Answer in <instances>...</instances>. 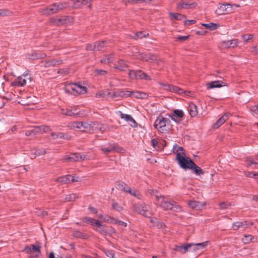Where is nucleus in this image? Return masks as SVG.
<instances>
[{
    "instance_id": "1",
    "label": "nucleus",
    "mask_w": 258,
    "mask_h": 258,
    "mask_svg": "<svg viewBox=\"0 0 258 258\" xmlns=\"http://www.w3.org/2000/svg\"><path fill=\"white\" fill-rule=\"evenodd\" d=\"M173 152L176 155V159L182 168L190 169L192 168V165H195V163L189 158L186 157L185 150L181 147L175 144Z\"/></svg>"
},
{
    "instance_id": "2",
    "label": "nucleus",
    "mask_w": 258,
    "mask_h": 258,
    "mask_svg": "<svg viewBox=\"0 0 258 258\" xmlns=\"http://www.w3.org/2000/svg\"><path fill=\"white\" fill-rule=\"evenodd\" d=\"M155 204L164 210H171L175 212L181 210V207L174 201H169L166 197L162 196L156 195Z\"/></svg>"
},
{
    "instance_id": "3",
    "label": "nucleus",
    "mask_w": 258,
    "mask_h": 258,
    "mask_svg": "<svg viewBox=\"0 0 258 258\" xmlns=\"http://www.w3.org/2000/svg\"><path fill=\"white\" fill-rule=\"evenodd\" d=\"M66 7V4L61 3H54L45 8L40 9L39 12L42 15L47 16L57 13Z\"/></svg>"
},
{
    "instance_id": "4",
    "label": "nucleus",
    "mask_w": 258,
    "mask_h": 258,
    "mask_svg": "<svg viewBox=\"0 0 258 258\" xmlns=\"http://www.w3.org/2000/svg\"><path fill=\"white\" fill-rule=\"evenodd\" d=\"M170 120L169 118L158 116L156 119L154 126L157 131L161 133H166L169 132Z\"/></svg>"
},
{
    "instance_id": "5",
    "label": "nucleus",
    "mask_w": 258,
    "mask_h": 258,
    "mask_svg": "<svg viewBox=\"0 0 258 258\" xmlns=\"http://www.w3.org/2000/svg\"><path fill=\"white\" fill-rule=\"evenodd\" d=\"M125 94L123 91H110L109 90L99 91L96 94V97L99 98H114L118 97H124Z\"/></svg>"
},
{
    "instance_id": "6",
    "label": "nucleus",
    "mask_w": 258,
    "mask_h": 258,
    "mask_svg": "<svg viewBox=\"0 0 258 258\" xmlns=\"http://www.w3.org/2000/svg\"><path fill=\"white\" fill-rule=\"evenodd\" d=\"M134 211L145 217H150L152 211L149 205L146 204H137L133 205Z\"/></svg>"
},
{
    "instance_id": "7",
    "label": "nucleus",
    "mask_w": 258,
    "mask_h": 258,
    "mask_svg": "<svg viewBox=\"0 0 258 258\" xmlns=\"http://www.w3.org/2000/svg\"><path fill=\"white\" fill-rule=\"evenodd\" d=\"M41 246L39 244H33L26 246L23 251L26 253H31L29 258H39L41 253Z\"/></svg>"
},
{
    "instance_id": "8",
    "label": "nucleus",
    "mask_w": 258,
    "mask_h": 258,
    "mask_svg": "<svg viewBox=\"0 0 258 258\" xmlns=\"http://www.w3.org/2000/svg\"><path fill=\"white\" fill-rule=\"evenodd\" d=\"M50 131L51 129L48 126H37L31 130L26 131L25 135L27 136H34L38 133H47Z\"/></svg>"
},
{
    "instance_id": "9",
    "label": "nucleus",
    "mask_w": 258,
    "mask_h": 258,
    "mask_svg": "<svg viewBox=\"0 0 258 258\" xmlns=\"http://www.w3.org/2000/svg\"><path fill=\"white\" fill-rule=\"evenodd\" d=\"M252 225L253 222L251 221H237L233 224L232 227L234 230L240 229L243 231L246 228L250 227Z\"/></svg>"
},
{
    "instance_id": "10",
    "label": "nucleus",
    "mask_w": 258,
    "mask_h": 258,
    "mask_svg": "<svg viewBox=\"0 0 258 258\" xmlns=\"http://www.w3.org/2000/svg\"><path fill=\"white\" fill-rule=\"evenodd\" d=\"M87 155H81L80 153H74L70 156H66L63 158L64 161L74 162L87 159Z\"/></svg>"
},
{
    "instance_id": "11",
    "label": "nucleus",
    "mask_w": 258,
    "mask_h": 258,
    "mask_svg": "<svg viewBox=\"0 0 258 258\" xmlns=\"http://www.w3.org/2000/svg\"><path fill=\"white\" fill-rule=\"evenodd\" d=\"M184 116V113L182 110L175 109L173 113L169 115V116L172 120L176 123H179L182 120Z\"/></svg>"
},
{
    "instance_id": "12",
    "label": "nucleus",
    "mask_w": 258,
    "mask_h": 258,
    "mask_svg": "<svg viewBox=\"0 0 258 258\" xmlns=\"http://www.w3.org/2000/svg\"><path fill=\"white\" fill-rule=\"evenodd\" d=\"M137 58L142 60L148 61L150 62H158L157 57L152 53H139Z\"/></svg>"
},
{
    "instance_id": "13",
    "label": "nucleus",
    "mask_w": 258,
    "mask_h": 258,
    "mask_svg": "<svg viewBox=\"0 0 258 258\" xmlns=\"http://www.w3.org/2000/svg\"><path fill=\"white\" fill-rule=\"evenodd\" d=\"M100 150L105 154L109 153L113 151L122 152L124 150L122 147L117 146L115 144H109L107 147H103Z\"/></svg>"
},
{
    "instance_id": "14",
    "label": "nucleus",
    "mask_w": 258,
    "mask_h": 258,
    "mask_svg": "<svg viewBox=\"0 0 258 258\" xmlns=\"http://www.w3.org/2000/svg\"><path fill=\"white\" fill-rule=\"evenodd\" d=\"M69 22V18L67 16H61L60 18H51L50 23L55 25H61Z\"/></svg>"
},
{
    "instance_id": "15",
    "label": "nucleus",
    "mask_w": 258,
    "mask_h": 258,
    "mask_svg": "<svg viewBox=\"0 0 258 258\" xmlns=\"http://www.w3.org/2000/svg\"><path fill=\"white\" fill-rule=\"evenodd\" d=\"M189 206L192 209L199 211L202 209L205 206V203L196 201H191L188 202Z\"/></svg>"
},
{
    "instance_id": "16",
    "label": "nucleus",
    "mask_w": 258,
    "mask_h": 258,
    "mask_svg": "<svg viewBox=\"0 0 258 258\" xmlns=\"http://www.w3.org/2000/svg\"><path fill=\"white\" fill-rule=\"evenodd\" d=\"M219 14H225L231 13V6L230 4H222L218 7Z\"/></svg>"
},
{
    "instance_id": "17",
    "label": "nucleus",
    "mask_w": 258,
    "mask_h": 258,
    "mask_svg": "<svg viewBox=\"0 0 258 258\" xmlns=\"http://www.w3.org/2000/svg\"><path fill=\"white\" fill-rule=\"evenodd\" d=\"M230 115H231L230 113H229L228 112L225 113L214 124V127L215 128H218L229 118V117Z\"/></svg>"
},
{
    "instance_id": "18",
    "label": "nucleus",
    "mask_w": 258,
    "mask_h": 258,
    "mask_svg": "<svg viewBox=\"0 0 258 258\" xmlns=\"http://www.w3.org/2000/svg\"><path fill=\"white\" fill-rule=\"evenodd\" d=\"M238 40L233 39L231 40L224 41L221 42V45L224 48H234L237 45Z\"/></svg>"
},
{
    "instance_id": "19",
    "label": "nucleus",
    "mask_w": 258,
    "mask_h": 258,
    "mask_svg": "<svg viewBox=\"0 0 258 258\" xmlns=\"http://www.w3.org/2000/svg\"><path fill=\"white\" fill-rule=\"evenodd\" d=\"M208 89H211L215 88H220L226 86L225 83L221 81H215L209 82L206 84Z\"/></svg>"
},
{
    "instance_id": "20",
    "label": "nucleus",
    "mask_w": 258,
    "mask_h": 258,
    "mask_svg": "<svg viewBox=\"0 0 258 258\" xmlns=\"http://www.w3.org/2000/svg\"><path fill=\"white\" fill-rule=\"evenodd\" d=\"M62 63V60L60 59L54 58L50 59L45 62L44 67H56Z\"/></svg>"
},
{
    "instance_id": "21",
    "label": "nucleus",
    "mask_w": 258,
    "mask_h": 258,
    "mask_svg": "<svg viewBox=\"0 0 258 258\" xmlns=\"http://www.w3.org/2000/svg\"><path fill=\"white\" fill-rule=\"evenodd\" d=\"M192 245H193V244L190 243H187L181 245H176L174 250L179 251L182 253H184L191 248Z\"/></svg>"
},
{
    "instance_id": "22",
    "label": "nucleus",
    "mask_w": 258,
    "mask_h": 258,
    "mask_svg": "<svg viewBox=\"0 0 258 258\" xmlns=\"http://www.w3.org/2000/svg\"><path fill=\"white\" fill-rule=\"evenodd\" d=\"M196 4L195 3H189L183 0H182L177 4L178 9H190L195 7Z\"/></svg>"
},
{
    "instance_id": "23",
    "label": "nucleus",
    "mask_w": 258,
    "mask_h": 258,
    "mask_svg": "<svg viewBox=\"0 0 258 258\" xmlns=\"http://www.w3.org/2000/svg\"><path fill=\"white\" fill-rule=\"evenodd\" d=\"M187 109L191 117H194L197 115V107L194 103H190Z\"/></svg>"
},
{
    "instance_id": "24",
    "label": "nucleus",
    "mask_w": 258,
    "mask_h": 258,
    "mask_svg": "<svg viewBox=\"0 0 258 258\" xmlns=\"http://www.w3.org/2000/svg\"><path fill=\"white\" fill-rule=\"evenodd\" d=\"M92 122H82V125L80 126V131L84 132H92Z\"/></svg>"
},
{
    "instance_id": "25",
    "label": "nucleus",
    "mask_w": 258,
    "mask_h": 258,
    "mask_svg": "<svg viewBox=\"0 0 258 258\" xmlns=\"http://www.w3.org/2000/svg\"><path fill=\"white\" fill-rule=\"evenodd\" d=\"M73 86H74V89L75 90V95L82 94H83L87 92L86 87L80 84L75 83V85H74Z\"/></svg>"
},
{
    "instance_id": "26",
    "label": "nucleus",
    "mask_w": 258,
    "mask_h": 258,
    "mask_svg": "<svg viewBox=\"0 0 258 258\" xmlns=\"http://www.w3.org/2000/svg\"><path fill=\"white\" fill-rule=\"evenodd\" d=\"M83 222L89 224L93 226H100V222L90 217H84L83 219Z\"/></svg>"
},
{
    "instance_id": "27",
    "label": "nucleus",
    "mask_w": 258,
    "mask_h": 258,
    "mask_svg": "<svg viewBox=\"0 0 258 258\" xmlns=\"http://www.w3.org/2000/svg\"><path fill=\"white\" fill-rule=\"evenodd\" d=\"M26 84V79L23 77H19L13 82L12 85L15 86L20 87L25 85Z\"/></svg>"
},
{
    "instance_id": "28",
    "label": "nucleus",
    "mask_w": 258,
    "mask_h": 258,
    "mask_svg": "<svg viewBox=\"0 0 258 258\" xmlns=\"http://www.w3.org/2000/svg\"><path fill=\"white\" fill-rule=\"evenodd\" d=\"M51 136L52 137V139H64L69 140L70 139V136L66 135L62 133H55V132H52L51 133Z\"/></svg>"
},
{
    "instance_id": "29",
    "label": "nucleus",
    "mask_w": 258,
    "mask_h": 258,
    "mask_svg": "<svg viewBox=\"0 0 258 258\" xmlns=\"http://www.w3.org/2000/svg\"><path fill=\"white\" fill-rule=\"evenodd\" d=\"M71 176L70 175L59 177L55 179V181L60 182L61 184H68L71 183Z\"/></svg>"
},
{
    "instance_id": "30",
    "label": "nucleus",
    "mask_w": 258,
    "mask_h": 258,
    "mask_svg": "<svg viewBox=\"0 0 258 258\" xmlns=\"http://www.w3.org/2000/svg\"><path fill=\"white\" fill-rule=\"evenodd\" d=\"M115 69H118L120 71H124L126 68L128 67L127 64L124 62V61L122 59H119L117 63L114 64V67Z\"/></svg>"
},
{
    "instance_id": "31",
    "label": "nucleus",
    "mask_w": 258,
    "mask_h": 258,
    "mask_svg": "<svg viewBox=\"0 0 258 258\" xmlns=\"http://www.w3.org/2000/svg\"><path fill=\"white\" fill-rule=\"evenodd\" d=\"M121 118L124 119L127 121H133V124H131L132 127H135L137 126V123L135 120L130 115L121 113Z\"/></svg>"
},
{
    "instance_id": "32",
    "label": "nucleus",
    "mask_w": 258,
    "mask_h": 258,
    "mask_svg": "<svg viewBox=\"0 0 258 258\" xmlns=\"http://www.w3.org/2000/svg\"><path fill=\"white\" fill-rule=\"evenodd\" d=\"M60 113L62 114L68 115V116H72V115H77L78 113L76 112V110L74 111L70 109V108H61L60 109Z\"/></svg>"
},
{
    "instance_id": "33",
    "label": "nucleus",
    "mask_w": 258,
    "mask_h": 258,
    "mask_svg": "<svg viewBox=\"0 0 258 258\" xmlns=\"http://www.w3.org/2000/svg\"><path fill=\"white\" fill-rule=\"evenodd\" d=\"M202 25L211 31L216 30L219 27V25L218 24L214 23H202Z\"/></svg>"
},
{
    "instance_id": "34",
    "label": "nucleus",
    "mask_w": 258,
    "mask_h": 258,
    "mask_svg": "<svg viewBox=\"0 0 258 258\" xmlns=\"http://www.w3.org/2000/svg\"><path fill=\"white\" fill-rule=\"evenodd\" d=\"M113 53H111L109 55H106L104 57L101 58L100 61L102 63L108 64L113 61Z\"/></svg>"
},
{
    "instance_id": "35",
    "label": "nucleus",
    "mask_w": 258,
    "mask_h": 258,
    "mask_svg": "<svg viewBox=\"0 0 258 258\" xmlns=\"http://www.w3.org/2000/svg\"><path fill=\"white\" fill-rule=\"evenodd\" d=\"M46 153V151L44 149H36L34 150V153H32L30 155V158L31 159H34L36 158L37 156H40L41 155H43Z\"/></svg>"
},
{
    "instance_id": "36",
    "label": "nucleus",
    "mask_w": 258,
    "mask_h": 258,
    "mask_svg": "<svg viewBox=\"0 0 258 258\" xmlns=\"http://www.w3.org/2000/svg\"><path fill=\"white\" fill-rule=\"evenodd\" d=\"M91 0H75L74 3V6L75 7H81L89 3Z\"/></svg>"
},
{
    "instance_id": "37",
    "label": "nucleus",
    "mask_w": 258,
    "mask_h": 258,
    "mask_svg": "<svg viewBox=\"0 0 258 258\" xmlns=\"http://www.w3.org/2000/svg\"><path fill=\"white\" fill-rule=\"evenodd\" d=\"M98 217L103 221L109 223H112V222L115 219L107 215H98Z\"/></svg>"
},
{
    "instance_id": "38",
    "label": "nucleus",
    "mask_w": 258,
    "mask_h": 258,
    "mask_svg": "<svg viewBox=\"0 0 258 258\" xmlns=\"http://www.w3.org/2000/svg\"><path fill=\"white\" fill-rule=\"evenodd\" d=\"M74 85H75V83L70 84L66 85L64 88L65 92L68 94H72L75 95V90L73 89H74V86H73Z\"/></svg>"
},
{
    "instance_id": "39",
    "label": "nucleus",
    "mask_w": 258,
    "mask_h": 258,
    "mask_svg": "<svg viewBox=\"0 0 258 258\" xmlns=\"http://www.w3.org/2000/svg\"><path fill=\"white\" fill-rule=\"evenodd\" d=\"M145 79L146 80H151V78L149 76L141 70L138 71L137 79Z\"/></svg>"
},
{
    "instance_id": "40",
    "label": "nucleus",
    "mask_w": 258,
    "mask_h": 258,
    "mask_svg": "<svg viewBox=\"0 0 258 258\" xmlns=\"http://www.w3.org/2000/svg\"><path fill=\"white\" fill-rule=\"evenodd\" d=\"M73 235L74 237L82 239H86L88 237L87 234L81 232L79 230H75L73 231Z\"/></svg>"
},
{
    "instance_id": "41",
    "label": "nucleus",
    "mask_w": 258,
    "mask_h": 258,
    "mask_svg": "<svg viewBox=\"0 0 258 258\" xmlns=\"http://www.w3.org/2000/svg\"><path fill=\"white\" fill-rule=\"evenodd\" d=\"M126 192L129 193L131 195H132L138 199L141 198V195L140 192L136 190L132 189L130 186L128 187V190H127Z\"/></svg>"
},
{
    "instance_id": "42",
    "label": "nucleus",
    "mask_w": 258,
    "mask_h": 258,
    "mask_svg": "<svg viewBox=\"0 0 258 258\" xmlns=\"http://www.w3.org/2000/svg\"><path fill=\"white\" fill-rule=\"evenodd\" d=\"M128 187L129 186L123 181H119L117 184V188L125 192H126L127 190H128Z\"/></svg>"
},
{
    "instance_id": "43",
    "label": "nucleus",
    "mask_w": 258,
    "mask_h": 258,
    "mask_svg": "<svg viewBox=\"0 0 258 258\" xmlns=\"http://www.w3.org/2000/svg\"><path fill=\"white\" fill-rule=\"evenodd\" d=\"M82 125V122H73L69 124V127L72 130H74L76 128L80 130V126H81Z\"/></svg>"
},
{
    "instance_id": "44",
    "label": "nucleus",
    "mask_w": 258,
    "mask_h": 258,
    "mask_svg": "<svg viewBox=\"0 0 258 258\" xmlns=\"http://www.w3.org/2000/svg\"><path fill=\"white\" fill-rule=\"evenodd\" d=\"M148 35V33L146 32L140 31L137 32L136 34L133 36V38L137 39L138 38H142L143 37H146Z\"/></svg>"
},
{
    "instance_id": "45",
    "label": "nucleus",
    "mask_w": 258,
    "mask_h": 258,
    "mask_svg": "<svg viewBox=\"0 0 258 258\" xmlns=\"http://www.w3.org/2000/svg\"><path fill=\"white\" fill-rule=\"evenodd\" d=\"M159 84L163 88L164 90L166 91H168L170 92H172V87L173 85H170L169 84H164L162 82H159Z\"/></svg>"
},
{
    "instance_id": "46",
    "label": "nucleus",
    "mask_w": 258,
    "mask_h": 258,
    "mask_svg": "<svg viewBox=\"0 0 258 258\" xmlns=\"http://www.w3.org/2000/svg\"><path fill=\"white\" fill-rule=\"evenodd\" d=\"M191 166L192 168H190V169L194 170L196 174L201 175L203 173L202 169L200 167L198 166L195 163V165H193Z\"/></svg>"
},
{
    "instance_id": "47",
    "label": "nucleus",
    "mask_w": 258,
    "mask_h": 258,
    "mask_svg": "<svg viewBox=\"0 0 258 258\" xmlns=\"http://www.w3.org/2000/svg\"><path fill=\"white\" fill-rule=\"evenodd\" d=\"M106 44V41H99L95 43L96 47V50H101L105 45Z\"/></svg>"
},
{
    "instance_id": "48",
    "label": "nucleus",
    "mask_w": 258,
    "mask_h": 258,
    "mask_svg": "<svg viewBox=\"0 0 258 258\" xmlns=\"http://www.w3.org/2000/svg\"><path fill=\"white\" fill-rule=\"evenodd\" d=\"M125 94V95L124 96H130L131 94L134 96L135 97L137 98H139V96H140L141 95V92L140 91H135V92H129V91H127L126 93L125 92H123Z\"/></svg>"
},
{
    "instance_id": "49",
    "label": "nucleus",
    "mask_w": 258,
    "mask_h": 258,
    "mask_svg": "<svg viewBox=\"0 0 258 258\" xmlns=\"http://www.w3.org/2000/svg\"><path fill=\"white\" fill-rule=\"evenodd\" d=\"M100 123L97 122H92V132H95L99 131L100 130Z\"/></svg>"
},
{
    "instance_id": "50",
    "label": "nucleus",
    "mask_w": 258,
    "mask_h": 258,
    "mask_svg": "<svg viewBox=\"0 0 258 258\" xmlns=\"http://www.w3.org/2000/svg\"><path fill=\"white\" fill-rule=\"evenodd\" d=\"M138 71L131 70L129 71L128 75L131 79H137Z\"/></svg>"
},
{
    "instance_id": "51",
    "label": "nucleus",
    "mask_w": 258,
    "mask_h": 258,
    "mask_svg": "<svg viewBox=\"0 0 258 258\" xmlns=\"http://www.w3.org/2000/svg\"><path fill=\"white\" fill-rule=\"evenodd\" d=\"M97 228H96L95 230L96 231L99 232L101 234H105L107 233V231L105 229V228L100 223V226H96Z\"/></svg>"
},
{
    "instance_id": "52",
    "label": "nucleus",
    "mask_w": 258,
    "mask_h": 258,
    "mask_svg": "<svg viewBox=\"0 0 258 258\" xmlns=\"http://www.w3.org/2000/svg\"><path fill=\"white\" fill-rule=\"evenodd\" d=\"M78 197V196L76 194H72L71 195H67L65 198L66 201H74Z\"/></svg>"
},
{
    "instance_id": "53",
    "label": "nucleus",
    "mask_w": 258,
    "mask_h": 258,
    "mask_svg": "<svg viewBox=\"0 0 258 258\" xmlns=\"http://www.w3.org/2000/svg\"><path fill=\"white\" fill-rule=\"evenodd\" d=\"M253 238V237L251 235H245L243 238H242V241L245 244L249 243Z\"/></svg>"
},
{
    "instance_id": "54",
    "label": "nucleus",
    "mask_w": 258,
    "mask_h": 258,
    "mask_svg": "<svg viewBox=\"0 0 258 258\" xmlns=\"http://www.w3.org/2000/svg\"><path fill=\"white\" fill-rule=\"evenodd\" d=\"M112 224H114L118 225L119 226H123V227H126L127 226V223L124 222L123 221H121L120 220H119L118 219H115V220L113 221L112 222Z\"/></svg>"
},
{
    "instance_id": "55",
    "label": "nucleus",
    "mask_w": 258,
    "mask_h": 258,
    "mask_svg": "<svg viewBox=\"0 0 258 258\" xmlns=\"http://www.w3.org/2000/svg\"><path fill=\"white\" fill-rule=\"evenodd\" d=\"M178 94H182L183 93L184 91L181 88H179L177 86H174L172 87V92Z\"/></svg>"
},
{
    "instance_id": "56",
    "label": "nucleus",
    "mask_w": 258,
    "mask_h": 258,
    "mask_svg": "<svg viewBox=\"0 0 258 258\" xmlns=\"http://www.w3.org/2000/svg\"><path fill=\"white\" fill-rule=\"evenodd\" d=\"M112 207L114 210H115L118 212H120L123 210L122 207L119 205L117 203L115 202L112 203Z\"/></svg>"
},
{
    "instance_id": "57",
    "label": "nucleus",
    "mask_w": 258,
    "mask_h": 258,
    "mask_svg": "<svg viewBox=\"0 0 258 258\" xmlns=\"http://www.w3.org/2000/svg\"><path fill=\"white\" fill-rule=\"evenodd\" d=\"M170 16L172 19L176 20H181L184 17V16L178 13H171Z\"/></svg>"
},
{
    "instance_id": "58",
    "label": "nucleus",
    "mask_w": 258,
    "mask_h": 258,
    "mask_svg": "<svg viewBox=\"0 0 258 258\" xmlns=\"http://www.w3.org/2000/svg\"><path fill=\"white\" fill-rule=\"evenodd\" d=\"M208 242L205 241L202 243H196L195 246H198V249H203V248H204L205 247H206L208 245Z\"/></svg>"
},
{
    "instance_id": "59",
    "label": "nucleus",
    "mask_w": 258,
    "mask_h": 258,
    "mask_svg": "<svg viewBox=\"0 0 258 258\" xmlns=\"http://www.w3.org/2000/svg\"><path fill=\"white\" fill-rule=\"evenodd\" d=\"M250 111L253 114H258V104L251 106Z\"/></svg>"
},
{
    "instance_id": "60",
    "label": "nucleus",
    "mask_w": 258,
    "mask_h": 258,
    "mask_svg": "<svg viewBox=\"0 0 258 258\" xmlns=\"http://www.w3.org/2000/svg\"><path fill=\"white\" fill-rule=\"evenodd\" d=\"M230 205V204L228 202H222L219 204V206L221 209H225L227 208Z\"/></svg>"
},
{
    "instance_id": "61",
    "label": "nucleus",
    "mask_w": 258,
    "mask_h": 258,
    "mask_svg": "<svg viewBox=\"0 0 258 258\" xmlns=\"http://www.w3.org/2000/svg\"><path fill=\"white\" fill-rule=\"evenodd\" d=\"M244 41L247 42L248 40H251L253 38V35H244L242 37Z\"/></svg>"
},
{
    "instance_id": "62",
    "label": "nucleus",
    "mask_w": 258,
    "mask_h": 258,
    "mask_svg": "<svg viewBox=\"0 0 258 258\" xmlns=\"http://www.w3.org/2000/svg\"><path fill=\"white\" fill-rule=\"evenodd\" d=\"M86 49L87 50H96L95 45L94 44H88L86 46Z\"/></svg>"
},
{
    "instance_id": "63",
    "label": "nucleus",
    "mask_w": 258,
    "mask_h": 258,
    "mask_svg": "<svg viewBox=\"0 0 258 258\" xmlns=\"http://www.w3.org/2000/svg\"><path fill=\"white\" fill-rule=\"evenodd\" d=\"M188 37L189 36H179L177 37L176 39L178 41H184L186 40Z\"/></svg>"
},
{
    "instance_id": "64",
    "label": "nucleus",
    "mask_w": 258,
    "mask_h": 258,
    "mask_svg": "<svg viewBox=\"0 0 258 258\" xmlns=\"http://www.w3.org/2000/svg\"><path fill=\"white\" fill-rule=\"evenodd\" d=\"M95 72L97 75H104L107 73L106 71L103 70H96Z\"/></svg>"
}]
</instances>
